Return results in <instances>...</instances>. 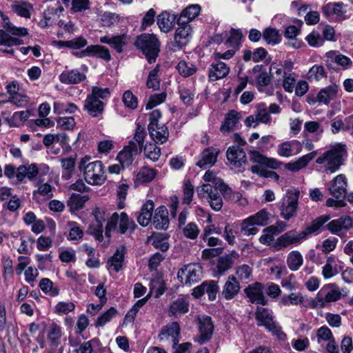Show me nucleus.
Returning <instances> with one entry per match:
<instances>
[{"mask_svg": "<svg viewBox=\"0 0 353 353\" xmlns=\"http://www.w3.org/2000/svg\"><path fill=\"white\" fill-rule=\"evenodd\" d=\"M346 157V145L342 143H335L316 159V163L321 165L322 168L325 171L333 173L339 169Z\"/></svg>", "mask_w": 353, "mask_h": 353, "instance_id": "nucleus-1", "label": "nucleus"}, {"mask_svg": "<svg viewBox=\"0 0 353 353\" xmlns=\"http://www.w3.org/2000/svg\"><path fill=\"white\" fill-rule=\"evenodd\" d=\"M90 157L85 156L79 163V170L83 172L85 181L92 185H101L106 180L104 165L101 161L90 162Z\"/></svg>", "mask_w": 353, "mask_h": 353, "instance_id": "nucleus-2", "label": "nucleus"}, {"mask_svg": "<svg viewBox=\"0 0 353 353\" xmlns=\"http://www.w3.org/2000/svg\"><path fill=\"white\" fill-rule=\"evenodd\" d=\"M347 179L344 174H340L334 177L328 185L329 193L334 198L326 200V206L339 208L346 206L344 198L347 194Z\"/></svg>", "mask_w": 353, "mask_h": 353, "instance_id": "nucleus-3", "label": "nucleus"}, {"mask_svg": "<svg viewBox=\"0 0 353 353\" xmlns=\"http://www.w3.org/2000/svg\"><path fill=\"white\" fill-rule=\"evenodd\" d=\"M110 96V89L93 86L91 92L88 94L84 103V109L92 117H96L101 114L104 109V103L101 99H105Z\"/></svg>", "mask_w": 353, "mask_h": 353, "instance_id": "nucleus-4", "label": "nucleus"}, {"mask_svg": "<svg viewBox=\"0 0 353 353\" xmlns=\"http://www.w3.org/2000/svg\"><path fill=\"white\" fill-rule=\"evenodd\" d=\"M255 318L259 326L265 327L280 341L287 339L286 334L283 332L282 327L274 321L272 310L263 306H258L255 312Z\"/></svg>", "mask_w": 353, "mask_h": 353, "instance_id": "nucleus-5", "label": "nucleus"}, {"mask_svg": "<svg viewBox=\"0 0 353 353\" xmlns=\"http://www.w3.org/2000/svg\"><path fill=\"white\" fill-rule=\"evenodd\" d=\"M300 192L296 189L288 190L280 201V214L285 220L296 216Z\"/></svg>", "mask_w": 353, "mask_h": 353, "instance_id": "nucleus-6", "label": "nucleus"}, {"mask_svg": "<svg viewBox=\"0 0 353 353\" xmlns=\"http://www.w3.org/2000/svg\"><path fill=\"white\" fill-rule=\"evenodd\" d=\"M136 45L143 51L150 63L156 61L159 51V41L156 35L142 34L138 37Z\"/></svg>", "mask_w": 353, "mask_h": 353, "instance_id": "nucleus-7", "label": "nucleus"}, {"mask_svg": "<svg viewBox=\"0 0 353 353\" xmlns=\"http://www.w3.org/2000/svg\"><path fill=\"white\" fill-rule=\"evenodd\" d=\"M342 298L340 288L335 284H329L323 287L316 294L313 301L315 307H325L329 303L336 302Z\"/></svg>", "mask_w": 353, "mask_h": 353, "instance_id": "nucleus-8", "label": "nucleus"}, {"mask_svg": "<svg viewBox=\"0 0 353 353\" xmlns=\"http://www.w3.org/2000/svg\"><path fill=\"white\" fill-rule=\"evenodd\" d=\"M135 224L133 221L129 219L125 212H121V214L114 212L108 221L105 228V235L110 237V232L117 228L119 233L124 234L128 230H133Z\"/></svg>", "mask_w": 353, "mask_h": 353, "instance_id": "nucleus-9", "label": "nucleus"}, {"mask_svg": "<svg viewBox=\"0 0 353 353\" xmlns=\"http://www.w3.org/2000/svg\"><path fill=\"white\" fill-rule=\"evenodd\" d=\"M177 277L181 283L192 285L201 279L202 267L199 263L185 265L178 271Z\"/></svg>", "mask_w": 353, "mask_h": 353, "instance_id": "nucleus-10", "label": "nucleus"}, {"mask_svg": "<svg viewBox=\"0 0 353 353\" xmlns=\"http://www.w3.org/2000/svg\"><path fill=\"white\" fill-rule=\"evenodd\" d=\"M197 195L200 199H207L210 207L215 211H219L223 206L222 198L216 187L211 184H203L197 188Z\"/></svg>", "mask_w": 353, "mask_h": 353, "instance_id": "nucleus-11", "label": "nucleus"}, {"mask_svg": "<svg viewBox=\"0 0 353 353\" xmlns=\"http://www.w3.org/2000/svg\"><path fill=\"white\" fill-rule=\"evenodd\" d=\"M323 15L332 21H341L347 19L346 5L343 2L328 3L322 7Z\"/></svg>", "mask_w": 353, "mask_h": 353, "instance_id": "nucleus-12", "label": "nucleus"}, {"mask_svg": "<svg viewBox=\"0 0 353 353\" xmlns=\"http://www.w3.org/2000/svg\"><path fill=\"white\" fill-rule=\"evenodd\" d=\"M344 263L336 256H329L322 268V275L325 279H331L342 271Z\"/></svg>", "mask_w": 353, "mask_h": 353, "instance_id": "nucleus-13", "label": "nucleus"}, {"mask_svg": "<svg viewBox=\"0 0 353 353\" xmlns=\"http://www.w3.org/2000/svg\"><path fill=\"white\" fill-rule=\"evenodd\" d=\"M302 151V143L292 139L281 143L277 145L276 153L281 157L289 158L297 155Z\"/></svg>", "mask_w": 353, "mask_h": 353, "instance_id": "nucleus-14", "label": "nucleus"}, {"mask_svg": "<svg viewBox=\"0 0 353 353\" xmlns=\"http://www.w3.org/2000/svg\"><path fill=\"white\" fill-rule=\"evenodd\" d=\"M339 91V86L335 83L331 84L322 88L317 94L314 99L309 101L310 103L314 104L316 102L328 105L332 101L337 99Z\"/></svg>", "mask_w": 353, "mask_h": 353, "instance_id": "nucleus-15", "label": "nucleus"}, {"mask_svg": "<svg viewBox=\"0 0 353 353\" xmlns=\"http://www.w3.org/2000/svg\"><path fill=\"white\" fill-rule=\"evenodd\" d=\"M129 37L125 34L113 35L106 34L99 37V41L101 43L109 45L118 53L123 51V48L127 45Z\"/></svg>", "mask_w": 353, "mask_h": 353, "instance_id": "nucleus-16", "label": "nucleus"}, {"mask_svg": "<svg viewBox=\"0 0 353 353\" xmlns=\"http://www.w3.org/2000/svg\"><path fill=\"white\" fill-rule=\"evenodd\" d=\"M64 8L61 5H50L43 12V17L40 20L39 25L42 28L52 26L63 15Z\"/></svg>", "mask_w": 353, "mask_h": 353, "instance_id": "nucleus-17", "label": "nucleus"}, {"mask_svg": "<svg viewBox=\"0 0 353 353\" xmlns=\"http://www.w3.org/2000/svg\"><path fill=\"white\" fill-rule=\"evenodd\" d=\"M326 228L332 234L341 236V232L343 230H349L353 228V219L350 216H341L329 222Z\"/></svg>", "mask_w": 353, "mask_h": 353, "instance_id": "nucleus-18", "label": "nucleus"}, {"mask_svg": "<svg viewBox=\"0 0 353 353\" xmlns=\"http://www.w3.org/2000/svg\"><path fill=\"white\" fill-rule=\"evenodd\" d=\"M306 240L305 236L301 231L297 232L292 230L285 232L277 239V244L280 248H287L291 245H298Z\"/></svg>", "mask_w": 353, "mask_h": 353, "instance_id": "nucleus-19", "label": "nucleus"}, {"mask_svg": "<svg viewBox=\"0 0 353 353\" xmlns=\"http://www.w3.org/2000/svg\"><path fill=\"white\" fill-rule=\"evenodd\" d=\"M140 150L138 145L134 141H130L128 144L119 152L117 159L122 165H129L132 163L134 157Z\"/></svg>", "mask_w": 353, "mask_h": 353, "instance_id": "nucleus-20", "label": "nucleus"}, {"mask_svg": "<svg viewBox=\"0 0 353 353\" xmlns=\"http://www.w3.org/2000/svg\"><path fill=\"white\" fill-rule=\"evenodd\" d=\"M245 292L252 303L265 305L268 303L263 294V285L261 283L256 282L250 285L245 288Z\"/></svg>", "mask_w": 353, "mask_h": 353, "instance_id": "nucleus-21", "label": "nucleus"}, {"mask_svg": "<svg viewBox=\"0 0 353 353\" xmlns=\"http://www.w3.org/2000/svg\"><path fill=\"white\" fill-rule=\"evenodd\" d=\"M37 190L32 192V197L37 201H46L51 199L54 194L55 188L48 182L44 183L39 179L36 183Z\"/></svg>", "mask_w": 353, "mask_h": 353, "instance_id": "nucleus-22", "label": "nucleus"}, {"mask_svg": "<svg viewBox=\"0 0 353 353\" xmlns=\"http://www.w3.org/2000/svg\"><path fill=\"white\" fill-rule=\"evenodd\" d=\"M75 54L79 57L86 56L96 57L105 61H110L111 59L109 50L100 45H90L80 53L77 52Z\"/></svg>", "mask_w": 353, "mask_h": 353, "instance_id": "nucleus-23", "label": "nucleus"}, {"mask_svg": "<svg viewBox=\"0 0 353 353\" xmlns=\"http://www.w3.org/2000/svg\"><path fill=\"white\" fill-rule=\"evenodd\" d=\"M148 128L150 138L156 143L163 144L168 140L169 130L165 125L149 124Z\"/></svg>", "mask_w": 353, "mask_h": 353, "instance_id": "nucleus-24", "label": "nucleus"}, {"mask_svg": "<svg viewBox=\"0 0 353 353\" xmlns=\"http://www.w3.org/2000/svg\"><path fill=\"white\" fill-rule=\"evenodd\" d=\"M178 28L174 34V41L177 46L182 47L185 46L190 39L192 34V28L188 23L181 24L179 20H177Z\"/></svg>", "mask_w": 353, "mask_h": 353, "instance_id": "nucleus-25", "label": "nucleus"}, {"mask_svg": "<svg viewBox=\"0 0 353 353\" xmlns=\"http://www.w3.org/2000/svg\"><path fill=\"white\" fill-rule=\"evenodd\" d=\"M179 335L180 327L179 323L176 322H172L162 329L159 337L161 341H171L174 346L179 343Z\"/></svg>", "mask_w": 353, "mask_h": 353, "instance_id": "nucleus-26", "label": "nucleus"}, {"mask_svg": "<svg viewBox=\"0 0 353 353\" xmlns=\"http://www.w3.org/2000/svg\"><path fill=\"white\" fill-rule=\"evenodd\" d=\"M227 158L235 168H240L246 163L245 151L239 146H232L228 149Z\"/></svg>", "mask_w": 353, "mask_h": 353, "instance_id": "nucleus-27", "label": "nucleus"}, {"mask_svg": "<svg viewBox=\"0 0 353 353\" xmlns=\"http://www.w3.org/2000/svg\"><path fill=\"white\" fill-rule=\"evenodd\" d=\"M39 174V166L36 163L28 165H21L18 167L17 183L26 182V178L33 180Z\"/></svg>", "mask_w": 353, "mask_h": 353, "instance_id": "nucleus-28", "label": "nucleus"}, {"mask_svg": "<svg viewBox=\"0 0 353 353\" xmlns=\"http://www.w3.org/2000/svg\"><path fill=\"white\" fill-rule=\"evenodd\" d=\"M230 72V68L223 62L212 63L208 69L210 81H215L226 77Z\"/></svg>", "mask_w": 353, "mask_h": 353, "instance_id": "nucleus-29", "label": "nucleus"}, {"mask_svg": "<svg viewBox=\"0 0 353 353\" xmlns=\"http://www.w3.org/2000/svg\"><path fill=\"white\" fill-rule=\"evenodd\" d=\"M199 329L200 333L199 342L203 343L211 337L213 332L214 327L211 318L209 316L199 318Z\"/></svg>", "mask_w": 353, "mask_h": 353, "instance_id": "nucleus-30", "label": "nucleus"}, {"mask_svg": "<svg viewBox=\"0 0 353 353\" xmlns=\"http://www.w3.org/2000/svg\"><path fill=\"white\" fill-rule=\"evenodd\" d=\"M125 249L124 246L117 248L115 253L108 261V268L110 272H119L124 263Z\"/></svg>", "mask_w": 353, "mask_h": 353, "instance_id": "nucleus-31", "label": "nucleus"}, {"mask_svg": "<svg viewBox=\"0 0 353 353\" xmlns=\"http://www.w3.org/2000/svg\"><path fill=\"white\" fill-rule=\"evenodd\" d=\"M219 151L213 148H209L204 150L200 157V159L196 163V165L201 168H206L207 167L213 165L217 159Z\"/></svg>", "mask_w": 353, "mask_h": 353, "instance_id": "nucleus-32", "label": "nucleus"}, {"mask_svg": "<svg viewBox=\"0 0 353 353\" xmlns=\"http://www.w3.org/2000/svg\"><path fill=\"white\" fill-rule=\"evenodd\" d=\"M189 310V302L185 297H179L173 301L169 308L170 316H180Z\"/></svg>", "mask_w": 353, "mask_h": 353, "instance_id": "nucleus-33", "label": "nucleus"}, {"mask_svg": "<svg viewBox=\"0 0 353 353\" xmlns=\"http://www.w3.org/2000/svg\"><path fill=\"white\" fill-rule=\"evenodd\" d=\"M85 77L86 76L84 73L74 69L63 71L59 75V80L65 84H77L82 82Z\"/></svg>", "mask_w": 353, "mask_h": 353, "instance_id": "nucleus-34", "label": "nucleus"}, {"mask_svg": "<svg viewBox=\"0 0 353 353\" xmlns=\"http://www.w3.org/2000/svg\"><path fill=\"white\" fill-rule=\"evenodd\" d=\"M153 224L157 230H165L169 225L168 212L165 206L157 208L154 217Z\"/></svg>", "mask_w": 353, "mask_h": 353, "instance_id": "nucleus-35", "label": "nucleus"}, {"mask_svg": "<svg viewBox=\"0 0 353 353\" xmlns=\"http://www.w3.org/2000/svg\"><path fill=\"white\" fill-rule=\"evenodd\" d=\"M330 219L329 215H322L313 220L311 224L307 226L303 232L307 239L312 235H317L321 232L322 226Z\"/></svg>", "mask_w": 353, "mask_h": 353, "instance_id": "nucleus-36", "label": "nucleus"}, {"mask_svg": "<svg viewBox=\"0 0 353 353\" xmlns=\"http://www.w3.org/2000/svg\"><path fill=\"white\" fill-rule=\"evenodd\" d=\"M11 10L19 17L30 19L33 6L26 1H14L10 6Z\"/></svg>", "mask_w": 353, "mask_h": 353, "instance_id": "nucleus-37", "label": "nucleus"}, {"mask_svg": "<svg viewBox=\"0 0 353 353\" xmlns=\"http://www.w3.org/2000/svg\"><path fill=\"white\" fill-rule=\"evenodd\" d=\"M239 255L236 251H232L219 258L216 268L219 274H223L228 270L238 259Z\"/></svg>", "mask_w": 353, "mask_h": 353, "instance_id": "nucleus-38", "label": "nucleus"}, {"mask_svg": "<svg viewBox=\"0 0 353 353\" xmlns=\"http://www.w3.org/2000/svg\"><path fill=\"white\" fill-rule=\"evenodd\" d=\"M317 154V151H313L305 155L299 157L297 160L292 161L286 164L285 168L292 172H298L305 168L307 164L314 159Z\"/></svg>", "mask_w": 353, "mask_h": 353, "instance_id": "nucleus-39", "label": "nucleus"}, {"mask_svg": "<svg viewBox=\"0 0 353 353\" xmlns=\"http://www.w3.org/2000/svg\"><path fill=\"white\" fill-rule=\"evenodd\" d=\"M254 79L258 90L261 92L262 88L270 83V77L262 65H256L252 69Z\"/></svg>", "mask_w": 353, "mask_h": 353, "instance_id": "nucleus-40", "label": "nucleus"}, {"mask_svg": "<svg viewBox=\"0 0 353 353\" xmlns=\"http://www.w3.org/2000/svg\"><path fill=\"white\" fill-rule=\"evenodd\" d=\"M154 205L152 201H147L142 206L137 217L138 223L142 226H147L151 222Z\"/></svg>", "mask_w": 353, "mask_h": 353, "instance_id": "nucleus-41", "label": "nucleus"}, {"mask_svg": "<svg viewBox=\"0 0 353 353\" xmlns=\"http://www.w3.org/2000/svg\"><path fill=\"white\" fill-rule=\"evenodd\" d=\"M175 16L165 11L157 17V25L161 32L168 33L173 28Z\"/></svg>", "mask_w": 353, "mask_h": 353, "instance_id": "nucleus-42", "label": "nucleus"}, {"mask_svg": "<svg viewBox=\"0 0 353 353\" xmlns=\"http://www.w3.org/2000/svg\"><path fill=\"white\" fill-rule=\"evenodd\" d=\"M240 118V114L235 110L230 111L224 119V121L220 128L222 133L226 134L234 130L236 123Z\"/></svg>", "mask_w": 353, "mask_h": 353, "instance_id": "nucleus-43", "label": "nucleus"}, {"mask_svg": "<svg viewBox=\"0 0 353 353\" xmlns=\"http://www.w3.org/2000/svg\"><path fill=\"white\" fill-rule=\"evenodd\" d=\"M240 285L236 279L233 276H229L225 283L223 290V295L229 300L234 298L239 292Z\"/></svg>", "mask_w": 353, "mask_h": 353, "instance_id": "nucleus-44", "label": "nucleus"}, {"mask_svg": "<svg viewBox=\"0 0 353 353\" xmlns=\"http://www.w3.org/2000/svg\"><path fill=\"white\" fill-rule=\"evenodd\" d=\"M157 172L153 168L143 167L138 172L134 179L135 186L151 182L156 176Z\"/></svg>", "mask_w": 353, "mask_h": 353, "instance_id": "nucleus-45", "label": "nucleus"}, {"mask_svg": "<svg viewBox=\"0 0 353 353\" xmlns=\"http://www.w3.org/2000/svg\"><path fill=\"white\" fill-rule=\"evenodd\" d=\"M153 290L154 288H151L148 294H147L143 299L138 300L135 303V304L132 306V307L130 310V311L126 314L125 316L124 321L125 323L134 322L137 314L139 312L140 308H141L150 299L151 294L153 293Z\"/></svg>", "mask_w": 353, "mask_h": 353, "instance_id": "nucleus-46", "label": "nucleus"}, {"mask_svg": "<svg viewBox=\"0 0 353 353\" xmlns=\"http://www.w3.org/2000/svg\"><path fill=\"white\" fill-rule=\"evenodd\" d=\"M200 11L201 8L199 5L189 6L181 12L178 20H179L181 24L185 22L190 24V22L199 16Z\"/></svg>", "mask_w": 353, "mask_h": 353, "instance_id": "nucleus-47", "label": "nucleus"}, {"mask_svg": "<svg viewBox=\"0 0 353 353\" xmlns=\"http://www.w3.org/2000/svg\"><path fill=\"white\" fill-rule=\"evenodd\" d=\"M286 264L291 271H297L303 264V257L298 250H292L287 256Z\"/></svg>", "mask_w": 353, "mask_h": 353, "instance_id": "nucleus-48", "label": "nucleus"}, {"mask_svg": "<svg viewBox=\"0 0 353 353\" xmlns=\"http://www.w3.org/2000/svg\"><path fill=\"white\" fill-rule=\"evenodd\" d=\"M62 336V330L60 325L54 322L50 324L48 327V340L52 346L57 347Z\"/></svg>", "mask_w": 353, "mask_h": 353, "instance_id": "nucleus-49", "label": "nucleus"}, {"mask_svg": "<svg viewBox=\"0 0 353 353\" xmlns=\"http://www.w3.org/2000/svg\"><path fill=\"white\" fill-rule=\"evenodd\" d=\"M78 110L76 104L63 101H56L53 103V110L55 114H72Z\"/></svg>", "mask_w": 353, "mask_h": 353, "instance_id": "nucleus-50", "label": "nucleus"}, {"mask_svg": "<svg viewBox=\"0 0 353 353\" xmlns=\"http://www.w3.org/2000/svg\"><path fill=\"white\" fill-rule=\"evenodd\" d=\"M61 163L62 168L61 177L64 180H68L74 174L76 159L72 157H69L62 159Z\"/></svg>", "mask_w": 353, "mask_h": 353, "instance_id": "nucleus-51", "label": "nucleus"}, {"mask_svg": "<svg viewBox=\"0 0 353 353\" xmlns=\"http://www.w3.org/2000/svg\"><path fill=\"white\" fill-rule=\"evenodd\" d=\"M157 143L148 142L143 147L144 157L152 161H157L161 157V149L157 145Z\"/></svg>", "mask_w": 353, "mask_h": 353, "instance_id": "nucleus-52", "label": "nucleus"}, {"mask_svg": "<svg viewBox=\"0 0 353 353\" xmlns=\"http://www.w3.org/2000/svg\"><path fill=\"white\" fill-rule=\"evenodd\" d=\"M326 77V72L321 65L315 64L310 68L305 78L310 81H319Z\"/></svg>", "mask_w": 353, "mask_h": 353, "instance_id": "nucleus-53", "label": "nucleus"}, {"mask_svg": "<svg viewBox=\"0 0 353 353\" xmlns=\"http://www.w3.org/2000/svg\"><path fill=\"white\" fill-rule=\"evenodd\" d=\"M179 73L183 77H189L197 71L196 66L192 62L182 60L179 61L176 67Z\"/></svg>", "mask_w": 353, "mask_h": 353, "instance_id": "nucleus-54", "label": "nucleus"}, {"mask_svg": "<svg viewBox=\"0 0 353 353\" xmlns=\"http://www.w3.org/2000/svg\"><path fill=\"white\" fill-rule=\"evenodd\" d=\"M255 114L260 123L268 125L272 123V119L264 103H260L256 105Z\"/></svg>", "mask_w": 353, "mask_h": 353, "instance_id": "nucleus-55", "label": "nucleus"}, {"mask_svg": "<svg viewBox=\"0 0 353 353\" xmlns=\"http://www.w3.org/2000/svg\"><path fill=\"white\" fill-rule=\"evenodd\" d=\"M179 94L181 100L186 105H191L194 97V90L191 86L181 84L179 86Z\"/></svg>", "mask_w": 353, "mask_h": 353, "instance_id": "nucleus-56", "label": "nucleus"}, {"mask_svg": "<svg viewBox=\"0 0 353 353\" xmlns=\"http://www.w3.org/2000/svg\"><path fill=\"white\" fill-rule=\"evenodd\" d=\"M304 298L301 293L292 292L288 295H284L279 301V304L283 306L297 305L302 304Z\"/></svg>", "mask_w": 353, "mask_h": 353, "instance_id": "nucleus-57", "label": "nucleus"}, {"mask_svg": "<svg viewBox=\"0 0 353 353\" xmlns=\"http://www.w3.org/2000/svg\"><path fill=\"white\" fill-rule=\"evenodd\" d=\"M23 43V40L12 37L7 31L0 29V46L11 47L14 46H20Z\"/></svg>", "mask_w": 353, "mask_h": 353, "instance_id": "nucleus-58", "label": "nucleus"}, {"mask_svg": "<svg viewBox=\"0 0 353 353\" xmlns=\"http://www.w3.org/2000/svg\"><path fill=\"white\" fill-rule=\"evenodd\" d=\"M296 78L297 75L294 72H283V87L286 92L292 93L294 91Z\"/></svg>", "mask_w": 353, "mask_h": 353, "instance_id": "nucleus-59", "label": "nucleus"}, {"mask_svg": "<svg viewBox=\"0 0 353 353\" xmlns=\"http://www.w3.org/2000/svg\"><path fill=\"white\" fill-rule=\"evenodd\" d=\"M249 217L257 226H265L269 223L270 214L267 210L262 209Z\"/></svg>", "mask_w": 353, "mask_h": 353, "instance_id": "nucleus-60", "label": "nucleus"}, {"mask_svg": "<svg viewBox=\"0 0 353 353\" xmlns=\"http://www.w3.org/2000/svg\"><path fill=\"white\" fill-rule=\"evenodd\" d=\"M159 72V65H157L156 67L152 70L148 77L146 85L148 88L157 90L160 86V79L158 75Z\"/></svg>", "mask_w": 353, "mask_h": 353, "instance_id": "nucleus-61", "label": "nucleus"}, {"mask_svg": "<svg viewBox=\"0 0 353 353\" xmlns=\"http://www.w3.org/2000/svg\"><path fill=\"white\" fill-rule=\"evenodd\" d=\"M263 38L267 43L275 45L280 42L281 36L274 28H268L263 32Z\"/></svg>", "mask_w": 353, "mask_h": 353, "instance_id": "nucleus-62", "label": "nucleus"}, {"mask_svg": "<svg viewBox=\"0 0 353 353\" xmlns=\"http://www.w3.org/2000/svg\"><path fill=\"white\" fill-rule=\"evenodd\" d=\"M241 230L245 236L255 235L259 232L257 225L250 219L249 216L243 220L241 225Z\"/></svg>", "mask_w": 353, "mask_h": 353, "instance_id": "nucleus-63", "label": "nucleus"}, {"mask_svg": "<svg viewBox=\"0 0 353 353\" xmlns=\"http://www.w3.org/2000/svg\"><path fill=\"white\" fill-rule=\"evenodd\" d=\"M316 336L317 343L323 345L325 342H328L334 339L331 330L327 326H322L316 330Z\"/></svg>", "mask_w": 353, "mask_h": 353, "instance_id": "nucleus-64", "label": "nucleus"}]
</instances>
